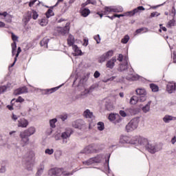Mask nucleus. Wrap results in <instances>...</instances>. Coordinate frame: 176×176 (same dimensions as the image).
Here are the masks:
<instances>
[{"instance_id":"obj_56","label":"nucleus","mask_w":176,"mask_h":176,"mask_svg":"<svg viewBox=\"0 0 176 176\" xmlns=\"http://www.w3.org/2000/svg\"><path fill=\"white\" fill-rule=\"evenodd\" d=\"M118 61H120V63H122V61H123V54H120L118 55V58H117Z\"/></svg>"},{"instance_id":"obj_63","label":"nucleus","mask_w":176,"mask_h":176,"mask_svg":"<svg viewBox=\"0 0 176 176\" xmlns=\"http://www.w3.org/2000/svg\"><path fill=\"white\" fill-rule=\"evenodd\" d=\"M12 120H14V122H16V120H17V119H19V118L17 117L16 115L12 114Z\"/></svg>"},{"instance_id":"obj_1","label":"nucleus","mask_w":176,"mask_h":176,"mask_svg":"<svg viewBox=\"0 0 176 176\" xmlns=\"http://www.w3.org/2000/svg\"><path fill=\"white\" fill-rule=\"evenodd\" d=\"M36 131V130L35 129V127L33 126H30L23 131H21L19 134L21 145L22 146L28 145V144H30V137H31V135H34Z\"/></svg>"},{"instance_id":"obj_60","label":"nucleus","mask_w":176,"mask_h":176,"mask_svg":"<svg viewBox=\"0 0 176 176\" xmlns=\"http://www.w3.org/2000/svg\"><path fill=\"white\" fill-rule=\"evenodd\" d=\"M114 79H116V76H112L109 78H108L107 80L104 81L105 83H107V82H109V81H112L114 80Z\"/></svg>"},{"instance_id":"obj_40","label":"nucleus","mask_w":176,"mask_h":176,"mask_svg":"<svg viewBox=\"0 0 176 176\" xmlns=\"http://www.w3.org/2000/svg\"><path fill=\"white\" fill-rule=\"evenodd\" d=\"M104 129H105V126L104 125V122H99L98 123V130H99L100 131H102V130H104Z\"/></svg>"},{"instance_id":"obj_6","label":"nucleus","mask_w":176,"mask_h":176,"mask_svg":"<svg viewBox=\"0 0 176 176\" xmlns=\"http://www.w3.org/2000/svg\"><path fill=\"white\" fill-rule=\"evenodd\" d=\"M75 43V38L74 37L73 35L69 34L68 38H67V45L69 46H72L74 52H78V53H81L82 51L79 50L78 47V45H74Z\"/></svg>"},{"instance_id":"obj_22","label":"nucleus","mask_w":176,"mask_h":176,"mask_svg":"<svg viewBox=\"0 0 176 176\" xmlns=\"http://www.w3.org/2000/svg\"><path fill=\"white\" fill-rule=\"evenodd\" d=\"M83 116L85 118L91 119V118H94V116H93V112L90 111L89 109H87L84 111Z\"/></svg>"},{"instance_id":"obj_25","label":"nucleus","mask_w":176,"mask_h":176,"mask_svg":"<svg viewBox=\"0 0 176 176\" xmlns=\"http://www.w3.org/2000/svg\"><path fill=\"white\" fill-rule=\"evenodd\" d=\"M19 102H24V98H23L21 96L18 97V98L14 102L15 105H17V107L19 109L21 108V104H19Z\"/></svg>"},{"instance_id":"obj_39","label":"nucleus","mask_w":176,"mask_h":176,"mask_svg":"<svg viewBox=\"0 0 176 176\" xmlns=\"http://www.w3.org/2000/svg\"><path fill=\"white\" fill-rule=\"evenodd\" d=\"M140 136H135L131 138V144H137L138 142V140H140Z\"/></svg>"},{"instance_id":"obj_58","label":"nucleus","mask_w":176,"mask_h":176,"mask_svg":"<svg viewBox=\"0 0 176 176\" xmlns=\"http://www.w3.org/2000/svg\"><path fill=\"white\" fill-rule=\"evenodd\" d=\"M83 46H87V45H89V39L87 38H84L83 39Z\"/></svg>"},{"instance_id":"obj_23","label":"nucleus","mask_w":176,"mask_h":176,"mask_svg":"<svg viewBox=\"0 0 176 176\" xmlns=\"http://www.w3.org/2000/svg\"><path fill=\"white\" fill-rule=\"evenodd\" d=\"M138 144H140V145H145L146 147V145L149 144V142H148V139L140 136V140H138Z\"/></svg>"},{"instance_id":"obj_2","label":"nucleus","mask_w":176,"mask_h":176,"mask_svg":"<svg viewBox=\"0 0 176 176\" xmlns=\"http://www.w3.org/2000/svg\"><path fill=\"white\" fill-rule=\"evenodd\" d=\"M138 127V119H132L128 124L126 126V131L129 133L130 131H134L135 129Z\"/></svg>"},{"instance_id":"obj_43","label":"nucleus","mask_w":176,"mask_h":176,"mask_svg":"<svg viewBox=\"0 0 176 176\" xmlns=\"http://www.w3.org/2000/svg\"><path fill=\"white\" fill-rule=\"evenodd\" d=\"M56 122H57V119H56V118L50 120V126L52 129H54V127H56Z\"/></svg>"},{"instance_id":"obj_18","label":"nucleus","mask_w":176,"mask_h":176,"mask_svg":"<svg viewBox=\"0 0 176 176\" xmlns=\"http://www.w3.org/2000/svg\"><path fill=\"white\" fill-rule=\"evenodd\" d=\"M69 31V29L67 27L58 28V35H65V34H68Z\"/></svg>"},{"instance_id":"obj_15","label":"nucleus","mask_w":176,"mask_h":176,"mask_svg":"<svg viewBox=\"0 0 176 176\" xmlns=\"http://www.w3.org/2000/svg\"><path fill=\"white\" fill-rule=\"evenodd\" d=\"M166 91L168 93H169V94H171V93L175 91V84L168 83L166 85Z\"/></svg>"},{"instance_id":"obj_47","label":"nucleus","mask_w":176,"mask_h":176,"mask_svg":"<svg viewBox=\"0 0 176 176\" xmlns=\"http://www.w3.org/2000/svg\"><path fill=\"white\" fill-rule=\"evenodd\" d=\"M94 39L97 43H100L101 42V38H100V34H97L94 36Z\"/></svg>"},{"instance_id":"obj_3","label":"nucleus","mask_w":176,"mask_h":176,"mask_svg":"<svg viewBox=\"0 0 176 176\" xmlns=\"http://www.w3.org/2000/svg\"><path fill=\"white\" fill-rule=\"evenodd\" d=\"M35 157V154L34 153V151H30L29 153H28V154L26 155V166L28 170H31V168H32V163L34 162V157Z\"/></svg>"},{"instance_id":"obj_7","label":"nucleus","mask_w":176,"mask_h":176,"mask_svg":"<svg viewBox=\"0 0 176 176\" xmlns=\"http://www.w3.org/2000/svg\"><path fill=\"white\" fill-rule=\"evenodd\" d=\"M81 153H98V150L94 148V144H90L86 146L82 151Z\"/></svg>"},{"instance_id":"obj_29","label":"nucleus","mask_w":176,"mask_h":176,"mask_svg":"<svg viewBox=\"0 0 176 176\" xmlns=\"http://www.w3.org/2000/svg\"><path fill=\"white\" fill-rule=\"evenodd\" d=\"M94 163H101L102 160V155H98L95 157H93Z\"/></svg>"},{"instance_id":"obj_28","label":"nucleus","mask_w":176,"mask_h":176,"mask_svg":"<svg viewBox=\"0 0 176 176\" xmlns=\"http://www.w3.org/2000/svg\"><path fill=\"white\" fill-rule=\"evenodd\" d=\"M152 103L151 101L148 102V103L143 107L142 111L144 112V113H146V112H149V110L151 109V104Z\"/></svg>"},{"instance_id":"obj_5","label":"nucleus","mask_w":176,"mask_h":176,"mask_svg":"<svg viewBox=\"0 0 176 176\" xmlns=\"http://www.w3.org/2000/svg\"><path fill=\"white\" fill-rule=\"evenodd\" d=\"M72 126L74 129H79V130H86L87 129V126L82 120H77L72 123Z\"/></svg>"},{"instance_id":"obj_13","label":"nucleus","mask_w":176,"mask_h":176,"mask_svg":"<svg viewBox=\"0 0 176 176\" xmlns=\"http://www.w3.org/2000/svg\"><path fill=\"white\" fill-rule=\"evenodd\" d=\"M116 57H113L111 59L107 61L106 64L107 68H110V69H113V67H115V63H116Z\"/></svg>"},{"instance_id":"obj_61","label":"nucleus","mask_w":176,"mask_h":176,"mask_svg":"<svg viewBox=\"0 0 176 176\" xmlns=\"http://www.w3.org/2000/svg\"><path fill=\"white\" fill-rule=\"evenodd\" d=\"M139 100L140 102H144V101H145L146 100V98L145 97V96H140Z\"/></svg>"},{"instance_id":"obj_41","label":"nucleus","mask_w":176,"mask_h":176,"mask_svg":"<svg viewBox=\"0 0 176 176\" xmlns=\"http://www.w3.org/2000/svg\"><path fill=\"white\" fill-rule=\"evenodd\" d=\"M130 41V36L129 35H125L123 38L121 40V43L126 44Z\"/></svg>"},{"instance_id":"obj_8","label":"nucleus","mask_w":176,"mask_h":176,"mask_svg":"<svg viewBox=\"0 0 176 176\" xmlns=\"http://www.w3.org/2000/svg\"><path fill=\"white\" fill-rule=\"evenodd\" d=\"M113 56V51L109 50L105 54H102L98 60V63H104L105 60H108L110 57Z\"/></svg>"},{"instance_id":"obj_57","label":"nucleus","mask_w":176,"mask_h":176,"mask_svg":"<svg viewBox=\"0 0 176 176\" xmlns=\"http://www.w3.org/2000/svg\"><path fill=\"white\" fill-rule=\"evenodd\" d=\"M100 75H101V74H100L98 72V71H96L94 74V76L95 78H100Z\"/></svg>"},{"instance_id":"obj_55","label":"nucleus","mask_w":176,"mask_h":176,"mask_svg":"<svg viewBox=\"0 0 176 176\" xmlns=\"http://www.w3.org/2000/svg\"><path fill=\"white\" fill-rule=\"evenodd\" d=\"M12 39L14 42H16V41H17V39H19V37H17V36L14 35V33H12Z\"/></svg>"},{"instance_id":"obj_37","label":"nucleus","mask_w":176,"mask_h":176,"mask_svg":"<svg viewBox=\"0 0 176 176\" xmlns=\"http://www.w3.org/2000/svg\"><path fill=\"white\" fill-rule=\"evenodd\" d=\"M45 16H46L47 19L52 17V16H54V12H53V10L49 9L47 11V12L45 13Z\"/></svg>"},{"instance_id":"obj_31","label":"nucleus","mask_w":176,"mask_h":176,"mask_svg":"<svg viewBox=\"0 0 176 176\" xmlns=\"http://www.w3.org/2000/svg\"><path fill=\"white\" fill-rule=\"evenodd\" d=\"M129 68V63H125L120 65V71H126Z\"/></svg>"},{"instance_id":"obj_53","label":"nucleus","mask_w":176,"mask_h":176,"mask_svg":"<svg viewBox=\"0 0 176 176\" xmlns=\"http://www.w3.org/2000/svg\"><path fill=\"white\" fill-rule=\"evenodd\" d=\"M6 17H7V19H6V21L7 23H12V16L8 14Z\"/></svg>"},{"instance_id":"obj_35","label":"nucleus","mask_w":176,"mask_h":176,"mask_svg":"<svg viewBox=\"0 0 176 176\" xmlns=\"http://www.w3.org/2000/svg\"><path fill=\"white\" fill-rule=\"evenodd\" d=\"M175 20L174 19L170 20L166 25L167 28H171V27H175Z\"/></svg>"},{"instance_id":"obj_62","label":"nucleus","mask_w":176,"mask_h":176,"mask_svg":"<svg viewBox=\"0 0 176 176\" xmlns=\"http://www.w3.org/2000/svg\"><path fill=\"white\" fill-rule=\"evenodd\" d=\"M144 28H140V29H138L136 31H135V32H136V34H141L142 33V31H144Z\"/></svg>"},{"instance_id":"obj_17","label":"nucleus","mask_w":176,"mask_h":176,"mask_svg":"<svg viewBox=\"0 0 176 176\" xmlns=\"http://www.w3.org/2000/svg\"><path fill=\"white\" fill-rule=\"evenodd\" d=\"M120 144H131V137L129 136H122L120 139Z\"/></svg>"},{"instance_id":"obj_38","label":"nucleus","mask_w":176,"mask_h":176,"mask_svg":"<svg viewBox=\"0 0 176 176\" xmlns=\"http://www.w3.org/2000/svg\"><path fill=\"white\" fill-rule=\"evenodd\" d=\"M150 88L151 89L152 91H159V87L155 84H151Z\"/></svg>"},{"instance_id":"obj_36","label":"nucleus","mask_w":176,"mask_h":176,"mask_svg":"<svg viewBox=\"0 0 176 176\" xmlns=\"http://www.w3.org/2000/svg\"><path fill=\"white\" fill-rule=\"evenodd\" d=\"M58 88H59L58 87H56L52 89H46L45 93L46 94H52V93H54V91H57V89Z\"/></svg>"},{"instance_id":"obj_16","label":"nucleus","mask_w":176,"mask_h":176,"mask_svg":"<svg viewBox=\"0 0 176 176\" xmlns=\"http://www.w3.org/2000/svg\"><path fill=\"white\" fill-rule=\"evenodd\" d=\"M80 13L82 17H87V16L90 14L91 11L89 8H82V9L80 11Z\"/></svg>"},{"instance_id":"obj_20","label":"nucleus","mask_w":176,"mask_h":176,"mask_svg":"<svg viewBox=\"0 0 176 176\" xmlns=\"http://www.w3.org/2000/svg\"><path fill=\"white\" fill-rule=\"evenodd\" d=\"M97 5V1L96 0H87L86 2L81 4V8H86L87 5Z\"/></svg>"},{"instance_id":"obj_4","label":"nucleus","mask_w":176,"mask_h":176,"mask_svg":"<svg viewBox=\"0 0 176 176\" xmlns=\"http://www.w3.org/2000/svg\"><path fill=\"white\" fill-rule=\"evenodd\" d=\"M61 174H63V175H69V173H67L64 171L63 168H55L49 170L50 175L60 176Z\"/></svg>"},{"instance_id":"obj_9","label":"nucleus","mask_w":176,"mask_h":176,"mask_svg":"<svg viewBox=\"0 0 176 176\" xmlns=\"http://www.w3.org/2000/svg\"><path fill=\"white\" fill-rule=\"evenodd\" d=\"M28 93V88L25 86L21 87L14 91V96H20V94H24Z\"/></svg>"},{"instance_id":"obj_14","label":"nucleus","mask_w":176,"mask_h":176,"mask_svg":"<svg viewBox=\"0 0 176 176\" xmlns=\"http://www.w3.org/2000/svg\"><path fill=\"white\" fill-rule=\"evenodd\" d=\"M96 89H98V84L92 85L89 88L85 89L84 94H89V93H93Z\"/></svg>"},{"instance_id":"obj_49","label":"nucleus","mask_w":176,"mask_h":176,"mask_svg":"<svg viewBox=\"0 0 176 176\" xmlns=\"http://www.w3.org/2000/svg\"><path fill=\"white\" fill-rule=\"evenodd\" d=\"M12 50H16L17 49V44L16 43V41H14L12 44Z\"/></svg>"},{"instance_id":"obj_32","label":"nucleus","mask_w":176,"mask_h":176,"mask_svg":"<svg viewBox=\"0 0 176 176\" xmlns=\"http://www.w3.org/2000/svg\"><path fill=\"white\" fill-rule=\"evenodd\" d=\"M40 25L42 27H44V25H47V19H46L45 17H43V19L38 20Z\"/></svg>"},{"instance_id":"obj_64","label":"nucleus","mask_w":176,"mask_h":176,"mask_svg":"<svg viewBox=\"0 0 176 176\" xmlns=\"http://www.w3.org/2000/svg\"><path fill=\"white\" fill-rule=\"evenodd\" d=\"M171 143L173 144H175L176 143V137H173L172 139H171Z\"/></svg>"},{"instance_id":"obj_44","label":"nucleus","mask_w":176,"mask_h":176,"mask_svg":"<svg viewBox=\"0 0 176 176\" xmlns=\"http://www.w3.org/2000/svg\"><path fill=\"white\" fill-rule=\"evenodd\" d=\"M38 16L39 15L38 14V12H36V11L33 10L32 12V17L33 20H36V19H38Z\"/></svg>"},{"instance_id":"obj_42","label":"nucleus","mask_w":176,"mask_h":176,"mask_svg":"<svg viewBox=\"0 0 176 176\" xmlns=\"http://www.w3.org/2000/svg\"><path fill=\"white\" fill-rule=\"evenodd\" d=\"M94 164V158H90L89 160L83 162V164H86V166H90V164Z\"/></svg>"},{"instance_id":"obj_54","label":"nucleus","mask_w":176,"mask_h":176,"mask_svg":"<svg viewBox=\"0 0 176 176\" xmlns=\"http://www.w3.org/2000/svg\"><path fill=\"white\" fill-rule=\"evenodd\" d=\"M129 80H138V76H132L131 78H127Z\"/></svg>"},{"instance_id":"obj_50","label":"nucleus","mask_w":176,"mask_h":176,"mask_svg":"<svg viewBox=\"0 0 176 176\" xmlns=\"http://www.w3.org/2000/svg\"><path fill=\"white\" fill-rule=\"evenodd\" d=\"M61 155H63V153H61V151H58L56 153H55V157L60 159V157L61 156Z\"/></svg>"},{"instance_id":"obj_26","label":"nucleus","mask_w":176,"mask_h":176,"mask_svg":"<svg viewBox=\"0 0 176 176\" xmlns=\"http://www.w3.org/2000/svg\"><path fill=\"white\" fill-rule=\"evenodd\" d=\"M136 94H138V96H146V91L145 90V89H136Z\"/></svg>"},{"instance_id":"obj_45","label":"nucleus","mask_w":176,"mask_h":176,"mask_svg":"<svg viewBox=\"0 0 176 176\" xmlns=\"http://www.w3.org/2000/svg\"><path fill=\"white\" fill-rule=\"evenodd\" d=\"M45 152L47 155H53V153H54V150L53 148H51V149L47 148Z\"/></svg>"},{"instance_id":"obj_12","label":"nucleus","mask_w":176,"mask_h":176,"mask_svg":"<svg viewBox=\"0 0 176 176\" xmlns=\"http://www.w3.org/2000/svg\"><path fill=\"white\" fill-rule=\"evenodd\" d=\"M119 13L120 12H122V10L118 9V8H115L113 7H105L104 8V14H108V13Z\"/></svg>"},{"instance_id":"obj_27","label":"nucleus","mask_w":176,"mask_h":176,"mask_svg":"<svg viewBox=\"0 0 176 176\" xmlns=\"http://www.w3.org/2000/svg\"><path fill=\"white\" fill-rule=\"evenodd\" d=\"M138 101H140V98L136 96H133L131 98L130 104L132 105H135Z\"/></svg>"},{"instance_id":"obj_34","label":"nucleus","mask_w":176,"mask_h":176,"mask_svg":"<svg viewBox=\"0 0 176 176\" xmlns=\"http://www.w3.org/2000/svg\"><path fill=\"white\" fill-rule=\"evenodd\" d=\"M20 53H21V47H19L18 50H17V52H16L15 58H14V61L12 63V67H13V65H14V64H16V61H17V58L19 57V55L20 54Z\"/></svg>"},{"instance_id":"obj_33","label":"nucleus","mask_w":176,"mask_h":176,"mask_svg":"<svg viewBox=\"0 0 176 176\" xmlns=\"http://www.w3.org/2000/svg\"><path fill=\"white\" fill-rule=\"evenodd\" d=\"M16 103H14V99H12L11 100V105H7V108L8 109H9V111H13V109H14V107H16Z\"/></svg>"},{"instance_id":"obj_52","label":"nucleus","mask_w":176,"mask_h":176,"mask_svg":"<svg viewBox=\"0 0 176 176\" xmlns=\"http://www.w3.org/2000/svg\"><path fill=\"white\" fill-rule=\"evenodd\" d=\"M60 118L61 119V120H63V122H64L65 120H67V119L68 118V116H67V114L61 115L60 116Z\"/></svg>"},{"instance_id":"obj_24","label":"nucleus","mask_w":176,"mask_h":176,"mask_svg":"<svg viewBox=\"0 0 176 176\" xmlns=\"http://www.w3.org/2000/svg\"><path fill=\"white\" fill-rule=\"evenodd\" d=\"M146 149H147L150 153H155L156 152V148H155V146H152V144H150L146 146Z\"/></svg>"},{"instance_id":"obj_19","label":"nucleus","mask_w":176,"mask_h":176,"mask_svg":"<svg viewBox=\"0 0 176 176\" xmlns=\"http://www.w3.org/2000/svg\"><path fill=\"white\" fill-rule=\"evenodd\" d=\"M71 134H72V130L69 129L65 132L62 133L61 138L63 140H67V138H69L71 137Z\"/></svg>"},{"instance_id":"obj_59","label":"nucleus","mask_w":176,"mask_h":176,"mask_svg":"<svg viewBox=\"0 0 176 176\" xmlns=\"http://www.w3.org/2000/svg\"><path fill=\"white\" fill-rule=\"evenodd\" d=\"M38 0H32L29 3V6L30 8H32V6H34V4L35 3V2H36Z\"/></svg>"},{"instance_id":"obj_48","label":"nucleus","mask_w":176,"mask_h":176,"mask_svg":"<svg viewBox=\"0 0 176 176\" xmlns=\"http://www.w3.org/2000/svg\"><path fill=\"white\" fill-rule=\"evenodd\" d=\"M7 89L8 88L6 87V86L0 87V94H1V93H5V91H6Z\"/></svg>"},{"instance_id":"obj_11","label":"nucleus","mask_w":176,"mask_h":176,"mask_svg":"<svg viewBox=\"0 0 176 176\" xmlns=\"http://www.w3.org/2000/svg\"><path fill=\"white\" fill-rule=\"evenodd\" d=\"M141 10H145V8L144 6H138V8L133 9L132 11H129L126 12V16H134L135 13H138Z\"/></svg>"},{"instance_id":"obj_46","label":"nucleus","mask_w":176,"mask_h":176,"mask_svg":"<svg viewBox=\"0 0 176 176\" xmlns=\"http://www.w3.org/2000/svg\"><path fill=\"white\" fill-rule=\"evenodd\" d=\"M115 119H116V115H115L114 113H111L109 116V120H110L111 122H113V120H115Z\"/></svg>"},{"instance_id":"obj_51","label":"nucleus","mask_w":176,"mask_h":176,"mask_svg":"<svg viewBox=\"0 0 176 176\" xmlns=\"http://www.w3.org/2000/svg\"><path fill=\"white\" fill-rule=\"evenodd\" d=\"M120 116H122V118H126V116H127V113L123 110H121L120 111Z\"/></svg>"},{"instance_id":"obj_30","label":"nucleus","mask_w":176,"mask_h":176,"mask_svg":"<svg viewBox=\"0 0 176 176\" xmlns=\"http://www.w3.org/2000/svg\"><path fill=\"white\" fill-rule=\"evenodd\" d=\"M49 42V39H47V38H43V40L40 42V45L41 47H47V43Z\"/></svg>"},{"instance_id":"obj_21","label":"nucleus","mask_w":176,"mask_h":176,"mask_svg":"<svg viewBox=\"0 0 176 176\" xmlns=\"http://www.w3.org/2000/svg\"><path fill=\"white\" fill-rule=\"evenodd\" d=\"M163 120L165 123H170L171 120H176V117H173L172 116L166 115L163 118Z\"/></svg>"},{"instance_id":"obj_10","label":"nucleus","mask_w":176,"mask_h":176,"mask_svg":"<svg viewBox=\"0 0 176 176\" xmlns=\"http://www.w3.org/2000/svg\"><path fill=\"white\" fill-rule=\"evenodd\" d=\"M28 120H25V118H21L18 120L17 126L18 127H21L22 129H26L28 126Z\"/></svg>"}]
</instances>
